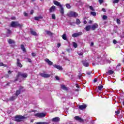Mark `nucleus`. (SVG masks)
<instances>
[{
  "mask_svg": "<svg viewBox=\"0 0 124 124\" xmlns=\"http://www.w3.org/2000/svg\"><path fill=\"white\" fill-rule=\"evenodd\" d=\"M10 26L12 28H17V27L22 28V27H23V25L19 23V22L18 21H12L11 23Z\"/></svg>",
  "mask_w": 124,
  "mask_h": 124,
  "instance_id": "1",
  "label": "nucleus"
},
{
  "mask_svg": "<svg viewBox=\"0 0 124 124\" xmlns=\"http://www.w3.org/2000/svg\"><path fill=\"white\" fill-rule=\"evenodd\" d=\"M67 15L70 18L72 17L73 18H76L77 17H78V13L74 12H70V13H68Z\"/></svg>",
  "mask_w": 124,
  "mask_h": 124,
  "instance_id": "2",
  "label": "nucleus"
},
{
  "mask_svg": "<svg viewBox=\"0 0 124 124\" xmlns=\"http://www.w3.org/2000/svg\"><path fill=\"white\" fill-rule=\"evenodd\" d=\"M26 119V117H24L21 115H17L15 116L16 122H22V120Z\"/></svg>",
  "mask_w": 124,
  "mask_h": 124,
  "instance_id": "3",
  "label": "nucleus"
},
{
  "mask_svg": "<svg viewBox=\"0 0 124 124\" xmlns=\"http://www.w3.org/2000/svg\"><path fill=\"white\" fill-rule=\"evenodd\" d=\"M20 76H21V77L22 78H27V77H28V74L26 73H23L21 72H19L17 74V77H20Z\"/></svg>",
  "mask_w": 124,
  "mask_h": 124,
  "instance_id": "4",
  "label": "nucleus"
},
{
  "mask_svg": "<svg viewBox=\"0 0 124 124\" xmlns=\"http://www.w3.org/2000/svg\"><path fill=\"white\" fill-rule=\"evenodd\" d=\"M46 116V114L44 113H37L35 114L34 116L35 117H38V118H44Z\"/></svg>",
  "mask_w": 124,
  "mask_h": 124,
  "instance_id": "5",
  "label": "nucleus"
},
{
  "mask_svg": "<svg viewBox=\"0 0 124 124\" xmlns=\"http://www.w3.org/2000/svg\"><path fill=\"white\" fill-rule=\"evenodd\" d=\"M39 75H40V76L41 77H43L44 78H49L51 76V75H50L49 74H45V72H44V73H40L39 74Z\"/></svg>",
  "mask_w": 124,
  "mask_h": 124,
  "instance_id": "6",
  "label": "nucleus"
},
{
  "mask_svg": "<svg viewBox=\"0 0 124 124\" xmlns=\"http://www.w3.org/2000/svg\"><path fill=\"white\" fill-rule=\"evenodd\" d=\"M23 89V87L20 86L19 90H17L16 92V96L17 97V96H18V95H19L20 94V93H21V92H22V89Z\"/></svg>",
  "mask_w": 124,
  "mask_h": 124,
  "instance_id": "7",
  "label": "nucleus"
},
{
  "mask_svg": "<svg viewBox=\"0 0 124 124\" xmlns=\"http://www.w3.org/2000/svg\"><path fill=\"white\" fill-rule=\"evenodd\" d=\"M80 35H82V32L73 33L72 34V36L73 37H78V36H80Z\"/></svg>",
  "mask_w": 124,
  "mask_h": 124,
  "instance_id": "8",
  "label": "nucleus"
},
{
  "mask_svg": "<svg viewBox=\"0 0 124 124\" xmlns=\"http://www.w3.org/2000/svg\"><path fill=\"white\" fill-rule=\"evenodd\" d=\"M97 28H98V24L97 23H94L91 27L92 31H95V29H97Z\"/></svg>",
  "mask_w": 124,
  "mask_h": 124,
  "instance_id": "9",
  "label": "nucleus"
},
{
  "mask_svg": "<svg viewBox=\"0 0 124 124\" xmlns=\"http://www.w3.org/2000/svg\"><path fill=\"white\" fill-rule=\"evenodd\" d=\"M16 61H17V62H16L17 66H18V67H20V68L23 67V65L21 63L20 59H17Z\"/></svg>",
  "mask_w": 124,
  "mask_h": 124,
  "instance_id": "10",
  "label": "nucleus"
},
{
  "mask_svg": "<svg viewBox=\"0 0 124 124\" xmlns=\"http://www.w3.org/2000/svg\"><path fill=\"white\" fill-rule=\"evenodd\" d=\"M51 121L54 123H58L60 122V121H61V119H60L59 117H56L53 118Z\"/></svg>",
  "mask_w": 124,
  "mask_h": 124,
  "instance_id": "11",
  "label": "nucleus"
},
{
  "mask_svg": "<svg viewBox=\"0 0 124 124\" xmlns=\"http://www.w3.org/2000/svg\"><path fill=\"white\" fill-rule=\"evenodd\" d=\"M45 61L47 63L48 65H52L53 64V62L50 61V60L47 58L45 59Z\"/></svg>",
  "mask_w": 124,
  "mask_h": 124,
  "instance_id": "12",
  "label": "nucleus"
},
{
  "mask_svg": "<svg viewBox=\"0 0 124 124\" xmlns=\"http://www.w3.org/2000/svg\"><path fill=\"white\" fill-rule=\"evenodd\" d=\"M53 66L55 68H57V69H59V70H62V67L60 65L55 64L53 65Z\"/></svg>",
  "mask_w": 124,
  "mask_h": 124,
  "instance_id": "13",
  "label": "nucleus"
},
{
  "mask_svg": "<svg viewBox=\"0 0 124 124\" xmlns=\"http://www.w3.org/2000/svg\"><path fill=\"white\" fill-rule=\"evenodd\" d=\"M87 108V106L86 105H82L79 106L78 109L79 110H84V109H86Z\"/></svg>",
  "mask_w": 124,
  "mask_h": 124,
  "instance_id": "14",
  "label": "nucleus"
},
{
  "mask_svg": "<svg viewBox=\"0 0 124 124\" xmlns=\"http://www.w3.org/2000/svg\"><path fill=\"white\" fill-rule=\"evenodd\" d=\"M75 119L76 120V121H78V122H80V123H81V122H83L84 121L83 120V119H82V118H81V117L79 116L75 117Z\"/></svg>",
  "mask_w": 124,
  "mask_h": 124,
  "instance_id": "15",
  "label": "nucleus"
},
{
  "mask_svg": "<svg viewBox=\"0 0 124 124\" xmlns=\"http://www.w3.org/2000/svg\"><path fill=\"white\" fill-rule=\"evenodd\" d=\"M7 31H6V36L8 37V36H10L11 34H12V31H11L9 29H6Z\"/></svg>",
  "mask_w": 124,
  "mask_h": 124,
  "instance_id": "16",
  "label": "nucleus"
},
{
  "mask_svg": "<svg viewBox=\"0 0 124 124\" xmlns=\"http://www.w3.org/2000/svg\"><path fill=\"white\" fill-rule=\"evenodd\" d=\"M55 10H56V6H52L49 9V12H50V13H51L52 12H54Z\"/></svg>",
  "mask_w": 124,
  "mask_h": 124,
  "instance_id": "17",
  "label": "nucleus"
},
{
  "mask_svg": "<svg viewBox=\"0 0 124 124\" xmlns=\"http://www.w3.org/2000/svg\"><path fill=\"white\" fill-rule=\"evenodd\" d=\"M17 98V97L16 96H12L11 97L9 98V100L10 101H14V100H15Z\"/></svg>",
  "mask_w": 124,
  "mask_h": 124,
  "instance_id": "18",
  "label": "nucleus"
},
{
  "mask_svg": "<svg viewBox=\"0 0 124 124\" xmlns=\"http://www.w3.org/2000/svg\"><path fill=\"white\" fill-rule=\"evenodd\" d=\"M82 63L84 66L88 67L90 65L89 64V62H87V61H82Z\"/></svg>",
  "mask_w": 124,
  "mask_h": 124,
  "instance_id": "19",
  "label": "nucleus"
},
{
  "mask_svg": "<svg viewBox=\"0 0 124 124\" xmlns=\"http://www.w3.org/2000/svg\"><path fill=\"white\" fill-rule=\"evenodd\" d=\"M30 32L32 35H37V34L36 33V32L34 31H33L31 29L30 30Z\"/></svg>",
  "mask_w": 124,
  "mask_h": 124,
  "instance_id": "20",
  "label": "nucleus"
},
{
  "mask_svg": "<svg viewBox=\"0 0 124 124\" xmlns=\"http://www.w3.org/2000/svg\"><path fill=\"white\" fill-rule=\"evenodd\" d=\"M91 28L92 26H91V25H88L85 27V30L86 31H90V30H91Z\"/></svg>",
  "mask_w": 124,
  "mask_h": 124,
  "instance_id": "21",
  "label": "nucleus"
},
{
  "mask_svg": "<svg viewBox=\"0 0 124 124\" xmlns=\"http://www.w3.org/2000/svg\"><path fill=\"white\" fill-rule=\"evenodd\" d=\"M54 3L55 4V5H57V6H60L62 7V5H61V3L57 1H54Z\"/></svg>",
  "mask_w": 124,
  "mask_h": 124,
  "instance_id": "22",
  "label": "nucleus"
},
{
  "mask_svg": "<svg viewBox=\"0 0 124 124\" xmlns=\"http://www.w3.org/2000/svg\"><path fill=\"white\" fill-rule=\"evenodd\" d=\"M46 32L47 35H49L50 36H52V35H53V33L50 31H46Z\"/></svg>",
  "mask_w": 124,
  "mask_h": 124,
  "instance_id": "23",
  "label": "nucleus"
},
{
  "mask_svg": "<svg viewBox=\"0 0 124 124\" xmlns=\"http://www.w3.org/2000/svg\"><path fill=\"white\" fill-rule=\"evenodd\" d=\"M61 9H60V13H61V14H62V15H63V14H64V11L63 10V7H62V6H61Z\"/></svg>",
  "mask_w": 124,
  "mask_h": 124,
  "instance_id": "24",
  "label": "nucleus"
},
{
  "mask_svg": "<svg viewBox=\"0 0 124 124\" xmlns=\"http://www.w3.org/2000/svg\"><path fill=\"white\" fill-rule=\"evenodd\" d=\"M61 89L64 91H67V88H66V86H65L64 85H61Z\"/></svg>",
  "mask_w": 124,
  "mask_h": 124,
  "instance_id": "25",
  "label": "nucleus"
},
{
  "mask_svg": "<svg viewBox=\"0 0 124 124\" xmlns=\"http://www.w3.org/2000/svg\"><path fill=\"white\" fill-rule=\"evenodd\" d=\"M107 74H109V75H111L112 74H114V71L108 70V72H107Z\"/></svg>",
  "mask_w": 124,
  "mask_h": 124,
  "instance_id": "26",
  "label": "nucleus"
},
{
  "mask_svg": "<svg viewBox=\"0 0 124 124\" xmlns=\"http://www.w3.org/2000/svg\"><path fill=\"white\" fill-rule=\"evenodd\" d=\"M21 48L22 49V51H23V52H26V48H25V46H24L23 45H21Z\"/></svg>",
  "mask_w": 124,
  "mask_h": 124,
  "instance_id": "27",
  "label": "nucleus"
},
{
  "mask_svg": "<svg viewBox=\"0 0 124 124\" xmlns=\"http://www.w3.org/2000/svg\"><path fill=\"white\" fill-rule=\"evenodd\" d=\"M39 19H42V16H35L34 17V20H35V21H38V20Z\"/></svg>",
  "mask_w": 124,
  "mask_h": 124,
  "instance_id": "28",
  "label": "nucleus"
},
{
  "mask_svg": "<svg viewBox=\"0 0 124 124\" xmlns=\"http://www.w3.org/2000/svg\"><path fill=\"white\" fill-rule=\"evenodd\" d=\"M76 24L77 25H80V24L81 23V21H80V19L77 18L76 20Z\"/></svg>",
  "mask_w": 124,
  "mask_h": 124,
  "instance_id": "29",
  "label": "nucleus"
},
{
  "mask_svg": "<svg viewBox=\"0 0 124 124\" xmlns=\"http://www.w3.org/2000/svg\"><path fill=\"white\" fill-rule=\"evenodd\" d=\"M73 45L74 48H77V47H78V45H77V43H76V42H73Z\"/></svg>",
  "mask_w": 124,
  "mask_h": 124,
  "instance_id": "30",
  "label": "nucleus"
},
{
  "mask_svg": "<svg viewBox=\"0 0 124 124\" xmlns=\"http://www.w3.org/2000/svg\"><path fill=\"white\" fill-rule=\"evenodd\" d=\"M8 42L9 44H12L14 43V41L13 40L9 39L8 40Z\"/></svg>",
  "mask_w": 124,
  "mask_h": 124,
  "instance_id": "31",
  "label": "nucleus"
},
{
  "mask_svg": "<svg viewBox=\"0 0 124 124\" xmlns=\"http://www.w3.org/2000/svg\"><path fill=\"white\" fill-rule=\"evenodd\" d=\"M62 38H63V39L64 40H66V34H63L62 36Z\"/></svg>",
  "mask_w": 124,
  "mask_h": 124,
  "instance_id": "32",
  "label": "nucleus"
},
{
  "mask_svg": "<svg viewBox=\"0 0 124 124\" xmlns=\"http://www.w3.org/2000/svg\"><path fill=\"white\" fill-rule=\"evenodd\" d=\"M103 88V86L102 85H99L98 87V90H99V91H101V90L102 89V88Z\"/></svg>",
  "mask_w": 124,
  "mask_h": 124,
  "instance_id": "33",
  "label": "nucleus"
},
{
  "mask_svg": "<svg viewBox=\"0 0 124 124\" xmlns=\"http://www.w3.org/2000/svg\"><path fill=\"white\" fill-rule=\"evenodd\" d=\"M91 15H93V16H96V13L94 12H91Z\"/></svg>",
  "mask_w": 124,
  "mask_h": 124,
  "instance_id": "34",
  "label": "nucleus"
},
{
  "mask_svg": "<svg viewBox=\"0 0 124 124\" xmlns=\"http://www.w3.org/2000/svg\"><path fill=\"white\" fill-rule=\"evenodd\" d=\"M66 6L67 8H68V9H70L71 8V6H70V5H69V4H66Z\"/></svg>",
  "mask_w": 124,
  "mask_h": 124,
  "instance_id": "35",
  "label": "nucleus"
},
{
  "mask_svg": "<svg viewBox=\"0 0 124 124\" xmlns=\"http://www.w3.org/2000/svg\"><path fill=\"white\" fill-rule=\"evenodd\" d=\"M120 0H114L113 1V3H119Z\"/></svg>",
  "mask_w": 124,
  "mask_h": 124,
  "instance_id": "36",
  "label": "nucleus"
},
{
  "mask_svg": "<svg viewBox=\"0 0 124 124\" xmlns=\"http://www.w3.org/2000/svg\"><path fill=\"white\" fill-rule=\"evenodd\" d=\"M52 18L53 19V20H56V15L55 14H52Z\"/></svg>",
  "mask_w": 124,
  "mask_h": 124,
  "instance_id": "37",
  "label": "nucleus"
},
{
  "mask_svg": "<svg viewBox=\"0 0 124 124\" xmlns=\"http://www.w3.org/2000/svg\"><path fill=\"white\" fill-rule=\"evenodd\" d=\"M108 17L107 16L104 15L103 16V20H106V19H107Z\"/></svg>",
  "mask_w": 124,
  "mask_h": 124,
  "instance_id": "38",
  "label": "nucleus"
},
{
  "mask_svg": "<svg viewBox=\"0 0 124 124\" xmlns=\"http://www.w3.org/2000/svg\"><path fill=\"white\" fill-rule=\"evenodd\" d=\"M89 8L90 10H92V11H94V9H93V6H89Z\"/></svg>",
  "mask_w": 124,
  "mask_h": 124,
  "instance_id": "39",
  "label": "nucleus"
},
{
  "mask_svg": "<svg viewBox=\"0 0 124 124\" xmlns=\"http://www.w3.org/2000/svg\"><path fill=\"white\" fill-rule=\"evenodd\" d=\"M116 22L117 24H118V25H120V24H121V20H120V19H117Z\"/></svg>",
  "mask_w": 124,
  "mask_h": 124,
  "instance_id": "40",
  "label": "nucleus"
},
{
  "mask_svg": "<svg viewBox=\"0 0 124 124\" xmlns=\"http://www.w3.org/2000/svg\"><path fill=\"white\" fill-rule=\"evenodd\" d=\"M24 16H25V17H28V13H26V12H24Z\"/></svg>",
  "mask_w": 124,
  "mask_h": 124,
  "instance_id": "41",
  "label": "nucleus"
},
{
  "mask_svg": "<svg viewBox=\"0 0 124 124\" xmlns=\"http://www.w3.org/2000/svg\"><path fill=\"white\" fill-rule=\"evenodd\" d=\"M18 79H19V77L16 76V78L14 80V82H16V81H18Z\"/></svg>",
  "mask_w": 124,
  "mask_h": 124,
  "instance_id": "42",
  "label": "nucleus"
},
{
  "mask_svg": "<svg viewBox=\"0 0 124 124\" xmlns=\"http://www.w3.org/2000/svg\"><path fill=\"white\" fill-rule=\"evenodd\" d=\"M99 2L100 4H101V3H103V0H99Z\"/></svg>",
  "mask_w": 124,
  "mask_h": 124,
  "instance_id": "43",
  "label": "nucleus"
},
{
  "mask_svg": "<svg viewBox=\"0 0 124 124\" xmlns=\"http://www.w3.org/2000/svg\"><path fill=\"white\" fill-rule=\"evenodd\" d=\"M115 113L116 114V115H119V114H120V110L116 111Z\"/></svg>",
  "mask_w": 124,
  "mask_h": 124,
  "instance_id": "44",
  "label": "nucleus"
},
{
  "mask_svg": "<svg viewBox=\"0 0 124 124\" xmlns=\"http://www.w3.org/2000/svg\"><path fill=\"white\" fill-rule=\"evenodd\" d=\"M11 20H16V17L15 16H12L11 18Z\"/></svg>",
  "mask_w": 124,
  "mask_h": 124,
  "instance_id": "45",
  "label": "nucleus"
},
{
  "mask_svg": "<svg viewBox=\"0 0 124 124\" xmlns=\"http://www.w3.org/2000/svg\"><path fill=\"white\" fill-rule=\"evenodd\" d=\"M78 78L80 79L82 77V74L80 73L78 76Z\"/></svg>",
  "mask_w": 124,
  "mask_h": 124,
  "instance_id": "46",
  "label": "nucleus"
},
{
  "mask_svg": "<svg viewBox=\"0 0 124 124\" xmlns=\"http://www.w3.org/2000/svg\"><path fill=\"white\" fill-rule=\"evenodd\" d=\"M78 54L79 56H82L83 55V52H78Z\"/></svg>",
  "mask_w": 124,
  "mask_h": 124,
  "instance_id": "47",
  "label": "nucleus"
},
{
  "mask_svg": "<svg viewBox=\"0 0 124 124\" xmlns=\"http://www.w3.org/2000/svg\"><path fill=\"white\" fill-rule=\"evenodd\" d=\"M55 79H56V80L59 81V80H60V78H59V77H58V76H56L55 77Z\"/></svg>",
  "mask_w": 124,
  "mask_h": 124,
  "instance_id": "48",
  "label": "nucleus"
},
{
  "mask_svg": "<svg viewBox=\"0 0 124 124\" xmlns=\"http://www.w3.org/2000/svg\"><path fill=\"white\" fill-rule=\"evenodd\" d=\"M57 47L58 48H60V47H61V43H58L57 44Z\"/></svg>",
  "mask_w": 124,
  "mask_h": 124,
  "instance_id": "49",
  "label": "nucleus"
},
{
  "mask_svg": "<svg viewBox=\"0 0 124 124\" xmlns=\"http://www.w3.org/2000/svg\"><path fill=\"white\" fill-rule=\"evenodd\" d=\"M86 74H87L88 75H91V74H92V72H87Z\"/></svg>",
  "mask_w": 124,
  "mask_h": 124,
  "instance_id": "50",
  "label": "nucleus"
},
{
  "mask_svg": "<svg viewBox=\"0 0 124 124\" xmlns=\"http://www.w3.org/2000/svg\"><path fill=\"white\" fill-rule=\"evenodd\" d=\"M63 60H66V61H68L69 62V60L65 57H63Z\"/></svg>",
  "mask_w": 124,
  "mask_h": 124,
  "instance_id": "51",
  "label": "nucleus"
},
{
  "mask_svg": "<svg viewBox=\"0 0 124 124\" xmlns=\"http://www.w3.org/2000/svg\"><path fill=\"white\" fill-rule=\"evenodd\" d=\"M113 42L114 44H117V41L116 40H114Z\"/></svg>",
  "mask_w": 124,
  "mask_h": 124,
  "instance_id": "52",
  "label": "nucleus"
},
{
  "mask_svg": "<svg viewBox=\"0 0 124 124\" xmlns=\"http://www.w3.org/2000/svg\"><path fill=\"white\" fill-rule=\"evenodd\" d=\"M102 11L103 12H106V10L104 8H102Z\"/></svg>",
  "mask_w": 124,
  "mask_h": 124,
  "instance_id": "53",
  "label": "nucleus"
},
{
  "mask_svg": "<svg viewBox=\"0 0 124 124\" xmlns=\"http://www.w3.org/2000/svg\"><path fill=\"white\" fill-rule=\"evenodd\" d=\"M93 82L94 83H96V82H97V79H96V78H94L93 80Z\"/></svg>",
  "mask_w": 124,
  "mask_h": 124,
  "instance_id": "54",
  "label": "nucleus"
},
{
  "mask_svg": "<svg viewBox=\"0 0 124 124\" xmlns=\"http://www.w3.org/2000/svg\"><path fill=\"white\" fill-rule=\"evenodd\" d=\"M27 60L29 62H31V60L30 59L27 58Z\"/></svg>",
  "mask_w": 124,
  "mask_h": 124,
  "instance_id": "55",
  "label": "nucleus"
},
{
  "mask_svg": "<svg viewBox=\"0 0 124 124\" xmlns=\"http://www.w3.org/2000/svg\"><path fill=\"white\" fill-rule=\"evenodd\" d=\"M42 124H49V123L47 122H42Z\"/></svg>",
  "mask_w": 124,
  "mask_h": 124,
  "instance_id": "56",
  "label": "nucleus"
},
{
  "mask_svg": "<svg viewBox=\"0 0 124 124\" xmlns=\"http://www.w3.org/2000/svg\"><path fill=\"white\" fill-rule=\"evenodd\" d=\"M32 57H35V56H36L35 53H32Z\"/></svg>",
  "mask_w": 124,
  "mask_h": 124,
  "instance_id": "57",
  "label": "nucleus"
},
{
  "mask_svg": "<svg viewBox=\"0 0 124 124\" xmlns=\"http://www.w3.org/2000/svg\"><path fill=\"white\" fill-rule=\"evenodd\" d=\"M3 62H0V66H3Z\"/></svg>",
  "mask_w": 124,
  "mask_h": 124,
  "instance_id": "58",
  "label": "nucleus"
},
{
  "mask_svg": "<svg viewBox=\"0 0 124 124\" xmlns=\"http://www.w3.org/2000/svg\"><path fill=\"white\" fill-rule=\"evenodd\" d=\"M31 14L32 15L33 14V10H31Z\"/></svg>",
  "mask_w": 124,
  "mask_h": 124,
  "instance_id": "59",
  "label": "nucleus"
},
{
  "mask_svg": "<svg viewBox=\"0 0 124 124\" xmlns=\"http://www.w3.org/2000/svg\"><path fill=\"white\" fill-rule=\"evenodd\" d=\"M35 124H42V122H37Z\"/></svg>",
  "mask_w": 124,
  "mask_h": 124,
  "instance_id": "60",
  "label": "nucleus"
},
{
  "mask_svg": "<svg viewBox=\"0 0 124 124\" xmlns=\"http://www.w3.org/2000/svg\"><path fill=\"white\" fill-rule=\"evenodd\" d=\"M8 73L9 74H11V71H10V70L8 71Z\"/></svg>",
  "mask_w": 124,
  "mask_h": 124,
  "instance_id": "61",
  "label": "nucleus"
},
{
  "mask_svg": "<svg viewBox=\"0 0 124 124\" xmlns=\"http://www.w3.org/2000/svg\"><path fill=\"white\" fill-rule=\"evenodd\" d=\"M118 66H121V63H119V64L117 65L116 67H118Z\"/></svg>",
  "mask_w": 124,
  "mask_h": 124,
  "instance_id": "62",
  "label": "nucleus"
},
{
  "mask_svg": "<svg viewBox=\"0 0 124 124\" xmlns=\"http://www.w3.org/2000/svg\"><path fill=\"white\" fill-rule=\"evenodd\" d=\"M84 24L85 25H86V24H87V21L84 20Z\"/></svg>",
  "mask_w": 124,
  "mask_h": 124,
  "instance_id": "63",
  "label": "nucleus"
},
{
  "mask_svg": "<svg viewBox=\"0 0 124 124\" xmlns=\"http://www.w3.org/2000/svg\"><path fill=\"white\" fill-rule=\"evenodd\" d=\"M91 46H93V42L91 43Z\"/></svg>",
  "mask_w": 124,
  "mask_h": 124,
  "instance_id": "64",
  "label": "nucleus"
}]
</instances>
